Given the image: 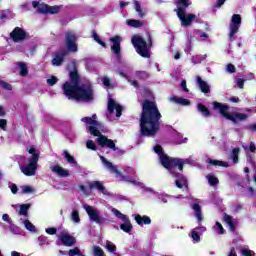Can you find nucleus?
Masks as SVG:
<instances>
[{
    "mask_svg": "<svg viewBox=\"0 0 256 256\" xmlns=\"http://www.w3.org/2000/svg\"><path fill=\"white\" fill-rule=\"evenodd\" d=\"M135 221L136 223H138L139 225L143 226V225H151V218L149 216H141L139 214H137L135 216Z\"/></svg>",
    "mask_w": 256,
    "mask_h": 256,
    "instance_id": "nucleus-25",
    "label": "nucleus"
},
{
    "mask_svg": "<svg viewBox=\"0 0 256 256\" xmlns=\"http://www.w3.org/2000/svg\"><path fill=\"white\" fill-rule=\"evenodd\" d=\"M111 211L113 215L117 217V219H121V221L123 222L122 224H120V229L124 231V233H131V231H133V225L131 224V220H129V217L121 213V211L117 210V208H111Z\"/></svg>",
    "mask_w": 256,
    "mask_h": 256,
    "instance_id": "nucleus-11",
    "label": "nucleus"
},
{
    "mask_svg": "<svg viewBox=\"0 0 256 256\" xmlns=\"http://www.w3.org/2000/svg\"><path fill=\"white\" fill-rule=\"evenodd\" d=\"M181 87H182L183 91H185L186 93H189V89H187V81L182 80Z\"/></svg>",
    "mask_w": 256,
    "mask_h": 256,
    "instance_id": "nucleus-60",
    "label": "nucleus"
},
{
    "mask_svg": "<svg viewBox=\"0 0 256 256\" xmlns=\"http://www.w3.org/2000/svg\"><path fill=\"white\" fill-rule=\"evenodd\" d=\"M159 199L162 201V203H167V201H169V195L160 194Z\"/></svg>",
    "mask_w": 256,
    "mask_h": 256,
    "instance_id": "nucleus-57",
    "label": "nucleus"
},
{
    "mask_svg": "<svg viewBox=\"0 0 256 256\" xmlns=\"http://www.w3.org/2000/svg\"><path fill=\"white\" fill-rule=\"evenodd\" d=\"M196 83L202 93H209V84H207V82H205L200 76H196Z\"/></svg>",
    "mask_w": 256,
    "mask_h": 256,
    "instance_id": "nucleus-23",
    "label": "nucleus"
},
{
    "mask_svg": "<svg viewBox=\"0 0 256 256\" xmlns=\"http://www.w3.org/2000/svg\"><path fill=\"white\" fill-rule=\"evenodd\" d=\"M102 83H103L104 87H111V80H109V78H107V77L102 78Z\"/></svg>",
    "mask_w": 256,
    "mask_h": 256,
    "instance_id": "nucleus-55",
    "label": "nucleus"
},
{
    "mask_svg": "<svg viewBox=\"0 0 256 256\" xmlns=\"http://www.w3.org/2000/svg\"><path fill=\"white\" fill-rule=\"evenodd\" d=\"M228 73H235V66L233 64H228L226 67Z\"/></svg>",
    "mask_w": 256,
    "mask_h": 256,
    "instance_id": "nucleus-58",
    "label": "nucleus"
},
{
    "mask_svg": "<svg viewBox=\"0 0 256 256\" xmlns=\"http://www.w3.org/2000/svg\"><path fill=\"white\" fill-rule=\"evenodd\" d=\"M213 107L216 111H219V113L225 117V119H228L229 121H232V123H239L241 121H245L247 119V114L243 113H229V106L223 105L219 102H214Z\"/></svg>",
    "mask_w": 256,
    "mask_h": 256,
    "instance_id": "nucleus-7",
    "label": "nucleus"
},
{
    "mask_svg": "<svg viewBox=\"0 0 256 256\" xmlns=\"http://www.w3.org/2000/svg\"><path fill=\"white\" fill-rule=\"evenodd\" d=\"M65 51L56 53L53 60H52V65H55L56 67H59V65H61L65 59Z\"/></svg>",
    "mask_w": 256,
    "mask_h": 256,
    "instance_id": "nucleus-24",
    "label": "nucleus"
},
{
    "mask_svg": "<svg viewBox=\"0 0 256 256\" xmlns=\"http://www.w3.org/2000/svg\"><path fill=\"white\" fill-rule=\"evenodd\" d=\"M233 163H239V148H234L232 150Z\"/></svg>",
    "mask_w": 256,
    "mask_h": 256,
    "instance_id": "nucleus-42",
    "label": "nucleus"
},
{
    "mask_svg": "<svg viewBox=\"0 0 256 256\" xmlns=\"http://www.w3.org/2000/svg\"><path fill=\"white\" fill-rule=\"evenodd\" d=\"M18 67L20 69L21 77H27V75L29 74V70L27 68V64H25L23 62H19L18 63Z\"/></svg>",
    "mask_w": 256,
    "mask_h": 256,
    "instance_id": "nucleus-34",
    "label": "nucleus"
},
{
    "mask_svg": "<svg viewBox=\"0 0 256 256\" xmlns=\"http://www.w3.org/2000/svg\"><path fill=\"white\" fill-rule=\"evenodd\" d=\"M134 9L141 19L147 15V10L141 7V3H139V1L134 2Z\"/></svg>",
    "mask_w": 256,
    "mask_h": 256,
    "instance_id": "nucleus-27",
    "label": "nucleus"
},
{
    "mask_svg": "<svg viewBox=\"0 0 256 256\" xmlns=\"http://www.w3.org/2000/svg\"><path fill=\"white\" fill-rule=\"evenodd\" d=\"M106 249L107 251H110V253H113V251L117 250V247L115 246V244H113V242L106 241Z\"/></svg>",
    "mask_w": 256,
    "mask_h": 256,
    "instance_id": "nucleus-48",
    "label": "nucleus"
},
{
    "mask_svg": "<svg viewBox=\"0 0 256 256\" xmlns=\"http://www.w3.org/2000/svg\"><path fill=\"white\" fill-rule=\"evenodd\" d=\"M93 39H94V41H96V43H99V45H101L102 47H106L105 42H103L101 40V38H99V35L94 33L93 34Z\"/></svg>",
    "mask_w": 256,
    "mask_h": 256,
    "instance_id": "nucleus-52",
    "label": "nucleus"
},
{
    "mask_svg": "<svg viewBox=\"0 0 256 256\" xmlns=\"http://www.w3.org/2000/svg\"><path fill=\"white\" fill-rule=\"evenodd\" d=\"M161 113L157 105L151 101L142 104V116L140 119V131L145 137H153L159 131V120Z\"/></svg>",
    "mask_w": 256,
    "mask_h": 256,
    "instance_id": "nucleus-1",
    "label": "nucleus"
},
{
    "mask_svg": "<svg viewBox=\"0 0 256 256\" xmlns=\"http://www.w3.org/2000/svg\"><path fill=\"white\" fill-rule=\"evenodd\" d=\"M50 171H52V173H54V175H57V177H70L71 173L69 172V170L63 168V166L59 165V164H52L50 166Z\"/></svg>",
    "mask_w": 256,
    "mask_h": 256,
    "instance_id": "nucleus-15",
    "label": "nucleus"
},
{
    "mask_svg": "<svg viewBox=\"0 0 256 256\" xmlns=\"http://www.w3.org/2000/svg\"><path fill=\"white\" fill-rule=\"evenodd\" d=\"M61 9V6H48V13H50V15H55L59 13Z\"/></svg>",
    "mask_w": 256,
    "mask_h": 256,
    "instance_id": "nucleus-41",
    "label": "nucleus"
},
{
    "mask_svg": "<svg viewBox=\"0 0 256 256\" xmlns=\"http://www.w3.org/2000/svg\"><path fill=\"white\" fill-rule=\"evenodd\" d=\"M93 254H94V256H103V255H105V252L103 251V249H101V247L94 246L93 247Z\"/></svg>",
    "mask_w": 256,
    "mask_h": 256,
    "instance_id": "nucleus-44",
    "label": "nucleus"
},
{
    "mask_svg": "<svg viewBox=\"0 0 256 256\" xmlns=\"http://www.w3.org/2000/svg\"><path fill=\"white\" fill-rule=\"evenodd\" d=\"M7 127V120L0 119V129H5Z\"/></svg>",
    "mask_w": 256,
    "mask_h": 256,
    "instance_id": "nucleus-61",
    "label": "nucleus"
},
{
    "mask_svg": "<svg viewBox=\"0 0 256 256\" xmlns=\"http://www.w3.org/2000/svg\"><path fill=\"white\" fill-rule=\"evenodd\" d=\"M121 41H123V38L119 35L110 38V42L112 43L111 51L116 59H121Z\"/></svg>",
    "mask_w": 256,
    "mask_h": 256,
    "instance_id": "nucleus-14",
    "label": "nucleus"
},
{
    "mask_svg": "<svg viewBox=\"0 0 256 256\" xmlns=\"http://www.w3.org/2000/svg\"><path fill=\"white\" fill-rule=\"evenodd\" d=\"M224 221L228 225L230 231H235V220L230 215L225 214L224 215Z\"/></svg>",
    "mask_w": 256,
    "mask_h": 256,
    "instance_id": "nucleus-30",
    "label": "nucleus"
},
{
    "mask_svg": "<svg viewBox=\"0 0 256 256\" xmlns=\"http://www.w3.org/2000/svg\"><path fill=\"white\" fill-rule=\"evenodd\" d=\"M83 209L86 211L89 219L92 220L93 223H101V221H103V218L99 214V210L95 207L83 204Z\"/></svg>",
    "mask_w": 256,
    "mask_h": 256,
    "instance_id": "nucleus-13",
    "label": "nucleus"
},
{
    "mask_svg": "<svg viewBox=\"0 0 256 256\" xmlns=\"http://www.w3.org/2000/svg\"><path fill=\"white\" fill-rule=\"evenodd\" d=\"M241 27V15L234 14L231 17L230 25H229V37L230 39H235L236 33L239 31V28Z\"/></svg>",
    "mask_w": 256,
    "mask_h": 256,
    "instance_id": "nucleus-12",
    "label": "nucleus"
},
{
    "mask_svg": "<svg viewBox=\"0 0 256 256\" xmlns=\"http://www.w3.org/2000/svg\"><path fill=\"white\" fill-rule=\"evenodd\" d=\"M9 229L11 233H13L14 235H19V233H21V230L19 229V227L15 226L13 223L10 224Z\"/></svg>",
    "mask_w": 256,
    "mask_h": 256,
    "instance_id": "nucleus-49",
    "label": "nucleus"
},
{
    "mask_svg": "<svg viewBox=\"0 0 256 256\" xmlns=\"http://www.w3.org/2000/svg\"><path fill=\"white\" fill-rule=\"evenodd\" d=\"M38 241H39L40 245H46V243H48L47 236L42 235V236L38 237Z\"/></svg>",
    "mask_w": 256,
    "mask_h": 256,
    "instance_id": "nucleus-56",
    "label": "nucleus"
},
{
    "mask_svg": "<svg viewBox=\"0 0 256 256\" xmlns=\"http://www.w3.org/2000/svg\"><path fill=\"white\" fill-rule=\"evenodd\" d=\"M206 179H208V183L212 187H215V185H219V179L217 177H215V175H213V174H208L206 176Z\"/></svg>",
    "mask_w": 256,
    "mask_h": 256,
    "instance_id": "nucleus-35",
    "label": "nucleus"
},
{
    "mask_svg": "<svg viewBox=\"0 0 256 256\" xmlns=\"http://www.w3.org/2000/svg\"><path fill=\"white\" fill-rule=\"evenodd\" d=\"M118 73L121 77L127 78V73H131V68L130 66H125L122 70H119Z\"/></svg>",
    "mask_w": 256,
    "mask_h": 256,
    "instance_id": "nucleus-43",
    "label": "nucleus"
},
{
    "mask_svg": "<svg viewBox=\"0 0 256 256\" xmlns=\"http://www.w3.org/2000/svg\"><path fill=\"white\" fill-rule=\"evenodd\" d=\"M32 7L34 9H37L38 13H43V14L49 13V5H47V4L39 3L37 1H33L32 2Z\"/></svg>",
    "mask_w": 256,
    "mask_h": 256,
    "instance_id": "nucleus-21",
    "label": "nucleus"
},
{
    "mask_svg": "<svg viewBox=\"0 0 256 256\" xmlns=\"http://www.w3.org/2000/svg\"><path fill=\"white\" fill-rule=\"evenodd\" d=\"M192 209L195 213V217H196L198 223L203 221V213L201 212V206L199 204H193Z\"/></svg>",
    "mask_w": 256,
    "mask_h": 256,
    "instance_id": "nucleus-28",
    "label": "nucleus"
},
{
    "mask_svg": "<svg viewBox=\"0 0 256 256\" xmlns=\"http://www.w3.org/2000/svg\"><path fill=\"white\" fill-rule=\"evenodd\" d=\"M21 193L24 195L30 194V193H35V189L31 186H22L20 187Z\"/></svg>",
    "mask_w": 256,
    "mask_h": 256,
    "instance_id": "nucleus-40",
    "label": "nucleus"
},
{
    "mask_svg": "<svg viewBox=\"0 0 256 256\" xmlns=\"http://www.w3.org/2000/svg\"><path fill=\"white\" fill-rule=\"evenodd\" d=\"M208 163H210V165H218L219 167H229V164H227V162L219 161V160L209 159Z\"/></svg>",
    "mask_w": 256,
    "mask_h": 256,
    "instance_id": "nucleus-37",
    "label": "nucleus"
},
{
    "mask_svg": "<svg viewBox=\"0 0 256 256\" xmlns=\"http://www.w3.org/2000/svg\"><path fill=\"white\" fill-rule=\"evenodd\" d=\"M75 255L85 256V255H83V253H81V250H79V248H74V249L69 250L68 256H75Z\"/></svg>",
    "mask_w": 256,
    "mask_h": 256,
    "instance_id": "nucleus-45",
    "label": "nucleus"
},
{
    "mask_svg": "<svg viewBox=\"0 0 256 256\" xmlns=\"http://www.w3.org/2000/svg\"><path fill=\"white\" fill-rule=\"evenodd\" d=\"M126 173H128L129 175H133V173H135V170L131 167H127L125 169Z\"/></svg>",
    "mask_w": 256,
    "mask_h": 256,
    "instance_id": "nucleus-63",
    "label": "nucleus"
},
{
    "mask_svg": "<svg viewBox=\"0 0 256 256\" xmlns=\"http://www.w3.org/2000/svg\"><path fill=\"white\" fill-rule=\"evenodd\" d=\"M198 111H200L204 117H209L210 115L209 109L202 104H198Z\"/></svg>",
    "mask_w": 256,
    "mask_h": 256,
    "instance_id": "nucleus-39",
    "label": "nucleus"
},
{
    "mask_svg": "<svg viewBox=\"0 0 256 256\" xmlns=\"http://www.w3.org/2000/svg\"><path fill=\"white\" fill-rule=\"evenodd\" d=\"M236 83H237L239 89H243V87H244V85H245V81H244L243 79L238 78V79L236 80Z\"/></svg>",
    "mask_w": 256,
    "mask_h": 256,
    "instance_id": "nucleus-59",
    "label": "nucleus"
},
{
    "mask_svg": "<svg viewBox=\"0 0 256 256\" xmlns=\"http://www.w3.org/2000/svg\"><path fill=\"white\" fill-rule=\"evenodd\" d=\"M126 24L129 27H134L135 29H139V27H143V21L141 20L130 19L126 21Z\"/></svg>",
    "mask_w": 256,
    "mask_h": 256,
    "instance_id": "nucleus-32",
    "label": "nucleus"
},
{
    "mask_svg": "<svg viewBox=\"0 0 256 256\" xmlns=\"http://www.w3.org/2000/svg\"><path fill=\"white\" fill-rule=\"evenodd\" d=\"M205 59H207V55L192 56L191 63H193V65H199L200 63H203Z\"/></svg>",
    "mask_w": 256,
    "mask_h": 256,
    "instance_id": "nucleus-33",
    "label": "nucleus"
},
{
    "mask_svg": "<svg viewBox=\"0 0 256 256\" xmlns=\"http://www.w3.org/2000/svg\"><path fill=\"white\" fill-rule=\"evenodd\" d=\"M154 152L158 154L161 165H163L165 169H168V171H170V173H172L173 176L176 177V187H178L179 189H187V178H185V176H183L182 174H175V169L183 171V165H187V163H192V160L169 158V156L163 153V148H161L160 145L154 146Z\"/></svg>",
    "mask_w": 256,
    "mask_h": 256,
    "instance_id": "nucleus-3",
    "label": "nucleus"
},
{
    "mask_svg": "<svg viewBox=\"0 0 256 256\" xmlns=\"http://www.w3.org/2000/svg\"><path fill=\"white\" fill-rule=\"evenodd\" d=\"M0 87L2 89H5L6 91H11V89H13V87L11 86V84L5 82V81H0Z\"/></svg>",
    "mask_w": 256,
    "mask_h": 256,
    "instance_id": "nucleus-50",
    "label": "nucleus"
},
{
    "mask_svg": "<svg viewBox=\"0 0 256 256\" xmlns=\"http://www.w3.org/2000/svg\"><path fill=\"white\" fill-rule=\"evenodd\" d=\"M213 231L218 233V235H225V229L223 228V225L221 223L216 222V224L213 226Z\"/></svg>",
    "mask_w": 256,
    "mask_h": 256,
    "instance_id": "nucleus-36",
    "label": "nucleus"
},
{
    "mask_svg": "<svg viewBox=\"0 0 256 256\" xmlns=\"http://www.w3.org/2000/svg\"><path fill=\"white\" fill-rule=\"evenodd\" d=\"M207 228L204 226H198L191 230L189 237H191L193 243H199L201 241V233H205Z\"/></svg>",
    "mask_w": 256,
    "mask_h": 256,
    "instance_id": "nucleus-17",
    "label": "nucleus"
},
{
    "mask_svg": "<svg viewBox=\"0 0 256 256\" xmlns=\"http://www.w3.org/2000/svg\"><path fill=\"white\" fill-rule=\"evenodd\" d=\"M63 155L65 157V159L70 163V164H74L77 165V162L75 161V158L73 156H71V154H69V152L67 150H65L63 152Z\"/></svg>",
    "mask_w": 256,
    "mask_h": 256,
    "instance_id": "nucleus-38",
    "label": "nucleus"
},
{
    "mask_svg": "<svg viewBox=\"0 0 256 256\" xmlns=\"http://www.w3.org/2000/svg\"><path fill=\"white\" fill-rule=\"evenodd\" d=\"M89 189L93 191V189H96L99 193H103L105 196L110 197V192L105 188L103 185V182L101 181H93L89 184Z\"/></svg>",
    "mask_w": 256,
    "mask_h": 256,
    "instance_id": "nucleus-18",
    "label": "nucleus"
},
{
    "mask_svg": "<svg viewBox=\"0 0 256 256\" xmlns=\"http://www.w3.org/2000/svg\"><path fill=\"white\" fill-rule=\"evenodd\" d=\"M87 149H90L91 151H95L97 149V144L93 140H88L86 142Z\"/></svg>",
    "mask_w": 256,
    "mask_h": 256,
    "instance_id": "nucleus-47",
    "label": "nucleus"
},
{
    "mask_svg": "<svg viewBox=\"0 0 256 256\" xmlns=\"http://www.w3.org/2000/svg\"><path fill=\"white\" fill-rule=\"evenodd\" d=\"M100 160L102 161V164L105 169L110 171V173H114L116 179H119V181H130V183H133L134 185H138L139 187H143V184L141 182L137 181H131L129 177L123 176V174L117 169V166H115L113 163H111L107 158L99 155Z\"/></svg>",
    "mask_w": 256,
    "mask_h": 256,
    "instance_id": "nucleus-8",
    "label": "nucleus"
},
{
    "mask_svg": "<svg viewBox=\"0 0 256 256\" xmlns=\"http://www.w3.org/2000/svg\"><path fill=\"white\" fill-rule=\"evenodd\" d=\"M191 4V0H176V13L181 21L182 27H189L197 19L195 14H187V7Z\"/></svg>",
    "mask_w": 256,
    "mask_h": 256,
    "instance_id": "nucleus-6",
    "label": "nucleus"
},
{
    "mask_svg": "<svg viewBox=\"0 0 256 256\" xmlns=\"http://www.w3.org/2000/svg\"><path fill=\"white\" fill-rule=\"evenodd\" d=\"M70 81L64 83L62 86L64 95L68 99H73L74 101H93V88L88 82L86 84H79V74L77 71L70 72Z\"/></svg>",
    "mask_w": 256,
    "mask_h": 256,
    "instance_id": "nucleus-2",
    "label": "nucleus"
},
{
    "mask_svg": "<svg viewBox=\"0 0 256 256\" xmlns=\"http://www.w3.org/2000/svg\"><path fill=\"white\" fill-rule=\"evenodd\" d=\"M45 232L48 235H56L57 234V228H55V227L46 228Z\"/></svg>",
    "mask_w": 256,
    "mask_h": 256,
    "instance_id": "nucleus-53",
    "label": "nucleus"
},
{
    "mask_svg": "<svg viewBox=\"0 0 256 256\" xmlns=\"http://www.w3.org/2000/svg\"><path fill=\"white\" fill-rule=\"evenodd\" d=\"M14 41H23L25 39V31L21 28H15L14 31L10 34Z\"/></svg>",
    "mask_w": 256,
    "mask_h": 256,
    "instance_id": "nucleus-22",
    "label": "nucleus"
},
{
    "mask_svg": "<svg viewBox=\"0 0 256 256\" xmlns=\"http://www.w3.org/2000/svg\"><path fill=\"white\" fill-rule=\"evenodd\" d=\"M58 79L55 76H49L46 80L47 85H49L50 87H53V85H55L57 83Z\"/></svg>",
    "mask_w": 256,
    "mask_h": 256,
    "instance_id": "nucleus-46",
    "label": "nucleus"
},
{
    "mask_svg": "<svg viewBox=\"0 0 256 256\" xmlns=\"http://www.w3.org/2000/svg\"><path fill=\"white\" fill-rule=\"evenodd\" d=\"M132 45L141 57H150L151 41L147 43L141 36H134L132 38Z\"/></svg>",
    "mask_w": 256,
    "mask_h": 256,
    "instance_id": "nucleus-9",
    "label": "nucleus"
},
{
    "mask_svg": "<svg viewBox=\"0 0 256 256\" xmlns=\"http://www.w3.org/2000/svg\"><path fill=\"white\" fill-rule=\"evenodd\" d=\"M83 123L86 124V127L90 133V135H93L97 138V142L101 147H108L109 149H112L115 151V142L111 139H108L107 137L101 135V131H103V124L101 122L97 121V115L94 114L92 117H85L82 118Z\"/></svg>",
    "mask_w": 256,
    "mask_h": 256,
    "instance_id": "nucleus-4",
    "label": "nucleus"
},
{
    "mask_svg": "<svg viewBox=\"0 0 256 256\" xmlns=\"http://www.w3.org/2000/svg\"><path fill=\"white\" fill-rule=\"evenodd\" d=\"M9 187H10L12 193H14V194L17 193V185H15V184H10Z\"/></svg>",
    "mask_w": 256,
    "mask_h": 256,
    "instance_id": "nucleus-62",
    "label": "nucleus"
},
{
    "mask_svg": "<svg viewBox=\"0 0 256 256\" xmlns=\"http://www.w3.org/2000/svg\"><path fill=\"white\" fill-rule=\"evenodd\" d=\"M241 255H243V256H255V252H253L252 250H249L247 248H243L241 250Z\"/></svg>",
    "mask_w": 256,
    "mask_h": 256,
    "instance_id": "nucleus-51",
    "label": "nucleus"
},
{
    "mask_svg": "<svg viewBox=\"0 0 256 256\" xmlns=\"http://www.w3.org/2000/svg\"><path fill=\"white\" fill-rule=\"evenodd\" d=\"M70 219L72 223H75L76 225H79L81 223V217L79 216V211L73 209L70 214Z\"/></svg>",
    "mask_w": 256,
    "mask_h": 256,
    "instance_id": "nucleus-31",
    "label": "nucleus"
},
{
    "mask_svg": "<svg viewBox=\"0 0 256 256\" xmlns=\"http://www.w3.org/2000/svg\"><path fill=\"white\" fill-rule=\"evenodd\" d=\"M228 256H237V252L235 251V248H231L230 252L228 253Z\"/></svg>",
    "mask_w": 256,
    "mask_h": 256,
    "instance_id": "nucleus-64",
    "label": "nucleus"
},
{
    "mask_svg": "<svg viewBox=\"0 0 256 256\" xmlns=\"http://www.w3.org/2000/svg\"><path fill=\"white\" fill-rule=\"evenodd\" d=\"M60 241H62L63 245L66 247H72V245H75V237L69 235V234H63L59 237Z\"/></svg>",
    "mask_w": 256,
    "mask_h": 256,
    "instance_id": "nucleus-20",
    "label": "nucleus"
},
{
    "mask_svg": "<svg viewBox=\"0 0 256 256\" xmlns=\"http://www.w3.org/2000/svg\"><path fill=\"white\" fill-rule=\"evenodd\" d=\"M170 101H172L173 103H177L178 105H184V106H188L191 105V101H189L188 99H185L183 97H170Z\"/></svg>",
    "mask_w": 256,
    "mask_h": 256,
    "instance_id": "nucleus-29",
    "label": "nucleus"
},
{
    "mask_svg": "<svg viewBox=\"0 0 256 256\" xmlns=\"http://www.w3.org/2000/svg\"><path fill=\"white\" fill-rule=\"evenodd\" d=\"M28 153L31 157L25 159L23 156H19L17 161L20 165L21 172L27 177H33L37 171V163L39 161V152L35 149V147H30L27 149Z\"/></svg>",
    "mask_w": 256,
    "mask_h": 256,
    "instance_id": "nucleus-5",
    "label": "nucleus"
},
{
    "mask_svg": "<svg viewBox=\"0 0 256 256\" xmlns=\"http://www.w3.org/2000/svg\"><path fill=\"white\" fill-rule=\"evenodd\" d=\"M2 220L5 221V223H8V225H11L13 223V220H11V217H9V214H3Z\"/></svg>",
    "mask_w": 256,
    "mask_h": 256,
    "instance_id": "nucleus-54",
    "label": "nucleus"
},
{
    "mask_svg": "<svg viewBox=\"0 0 256 256\" xmlns=\"http://www.w3.org/2000/svg\"><path fill=\"white\" fill-rule=\"evenodd\" d=\"M20 223L24 225L27 231H31L32 233H35L37 231L35 225H33V223H31V221H29L27 218H20Z\"/></svg>",
    "mask_w": 256,
    "mask_h": 256,
    "instance_id": "nucleus-26",
    "label": "nucleus"
},
{
    "mask_svg": "<svg viewBox=\"0 0 256 256\" xmlns=\"http://www.w3.org/2000/svg\"><path fill=\"white\" fill-rule=\"evenodd\" d=\"M75 41H77L75 34L73 32H68L66 34V47L68 51H71L72 53L77 52V44Z\"/></svg>",
    "mask_w": 256,
    "mask_h": 256,
    "instance_id": "nucleus-16",
    "label": "nucleus"
},
{
    "mask_svg": "<svg viewBox=\"0 0 256 256\" xmlns=\"http://www.w3.org/2000/svg\"><path fill=\"white\" fill-rule=\"evenodd\" d=\"M121 111H123V107L115 102L111 96H109L107 118L110 121H113L115 117L119 119V117H121Z\"/></svg>",
    "mask_w": 256,
    "mask_h": 256,
    "instance_id": "nucleus-10",
    "label": "nucleus"
},
{
    "mask_svg": "<svg viewBox=\"0 0 256 256\" xmlns=\"http://www.w3.org/2000/svg\"><path fill=\"white\" fill-rule=\"evenodd\" d=\"M13 207H15L16 213L20 215L21 219H27V217H29V209H31V204H21L19 207Z\"/></svg>",
    "mask_w": 256,
    "mask_h": 256,
    "instance_id": "nucleus-19",
    "label": "nucleus"
}]
</instances>
